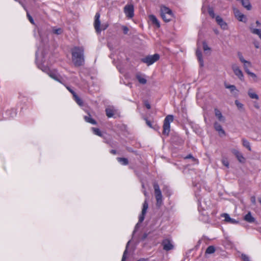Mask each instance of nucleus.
<instances>
[{
  "label": "nucleus",
  "instance_id": "79ce46f5",
  "mask_svg": "<svg viewBox=\"0 0 261 261\" xmlns=\"http://www.w3.org/2000/svg\"><path fill=\"white\" fill-rule=\"evenodd\" d=\"M27 17L30 22L32 24H34V21L32 17L30 15V14L28 12H27Z\"/></svg>",
  "mask_w": 261,
  "mask_h": 261
},
{
  "label": "nucleus",
  "instance_id": "2f4dec72",
  "mask_svg": "<svg viewBox=\"0 0 261 261\" xmlns=\"http://www.w3.org/2000/svg\"><path fill=\"white\" fill-rule=\"evenodd\" d=\"M92 130L95 135H97L100 137L102 136V133L99 128L92 127Z\"/></svg>",
  "mask_w": 261,
  "mask_h": 261
},
{
  "label": "nucleus",
  "instance_id": "a19ab883",
  "mask_svg": "<svg viewBox=\"0 0 261 261\" xmlns=\"http://www.w3.org/2000/svg\"><path fill=\"white\" fill-rule=\"evenodd\" d=\"M208 13H209V15L212 18H214L215 17V13H214V11H213V10L212 9H208Z\"/></svg>",
  "mask_w": 261,
  "mask_h": 261
},
{
  "label": "nucleus",
  "instance_id": "f03ea898",
  "mask_svg": "<svg viewBox=\"0 0 261 261\" xmlns=\"http://www.w3.org/2000/svg\"><path fill=\"white\" fill-rule=\"evenodd\" d=\"M174 117L172 115H167L164 120L163 134L168 136L170 131V123L173 122Z\"/></svg>",
  "mask_w": 261,
  "mask_h": 261
},
{
  "label": "nucleus",
  "instance_id": "37998d69",
  "mask_svg": "<svg viewBox=\"0 0 261 261\" xmlns=\"http://www.w3.org/2000/svg\"><path fill=\"white\" fill-rule=\"evenodd\" d=\"M122 29L123 30V33L124 34H127L129 31L128 28L127 27L123 25L122 27Z\"/></svg>",
  "mask_w": 261,
  "mask_h": 261
},
{
  "label": "nucleus",
  "instance_id": "603ef678",
  "mask_svg": "<svg viewBox=\"0 0 261 261\" xmlns=\"http://www.w3.org/2000/svg\"><path fill=\"white\" fill-rule=\"evenodd\" d=\"M140 223H138L136 225V226H135V230L134 231V232H135V231H137V229L140 227Z\"/></svg>",
  "mask_w": 261,
  "mask_h": 261
},
{
  "label": "nucleus",
  "instance_id": "4be33fe9",
  "mask_svg": "<svg viewBox=\"0 0 261 261\" xmlns=\"http://www.w3.org/2000/svg\"><path fill=\"white\" fill-rule=\"evenodd\" d=\"M244 219L245 221L249 223L254 222L255 220V218L251 216V213H247V214L245 216Z\"/></svg>",
  "mask_w": 261,
  "mask_h": 261
},
{
  "label": "nucleus",
  "instance_id": "c9c22d12",
  "mask_svg": "<svg viewBox=\"0 0 261 261\" xmlns=\"http://www.w3.org/2000/svg\"><path fill=\"white\" fill-rule=\"evenodd\" d=\"M203 49L204 51H206L207 50L210 51L211 50L210 47L208 46L207 43L205 41L203 42Z\"/></svg>",
  "mask_w": 261,
  "mask_h": 261
},
{
  "label": "nucleus",
  "instance_id": "bf43d9fd",
  "mask_svg": "<svg viewBox=\"0 0 261 261\" xmlns=\"http://www.w3.org/2000/svg\"><path fill=\"white\" fill-rule=\"evenodd\" d=\"M214 31H215V33L217 34H218V33H219L217 30H215Z\"/></svg>",
  "mask_w": 261,
  "mask_h": 261
},
{
  "label": "nucleus",
  "instance_id": "13d9d810",
  "mask_svg": "<svg viewBox=\"0 0 261 261\" xmlns=\"http://www.w3.org/2000/svg\"><path fill=\"white\" fill-rule=\"evenodd\" d=\"M137 261H147V259L141 258V259H139Z\"/></svg>",
  "mask_w": 261,
  "mask_h": 261
},
{
  "label": "nucleus",
  "instance_id": "a18cd8bd",
  "mask_svg": "<svg viewBox=\"0 0 261 261\" xmlns=\"http://www.w3.org/2000/svg\"><path fill=\"white\" fill-rule=\"evenodd\" d=\"M242 258L243 261H250L249 257L245 254H242Z\"/></svg>",
  "mask_w": 261,
  "mask_h": 261
},
{
  "label": "nucleus",
  "instance_id": "c85d7f7f",
  "mask_svg": "<svg viewBox=\"0 0 261 261\" xmlns=\"http://www.w3.org/2000/svg\"><path fill=\"white\" fill-rule=\"evenodd\" d=\"M215 251V248L213 246H208L205 251V253L212 254L214 253Z\"/></svg>",
  "mask_w": 261,
  "mask_h": 261
},
{
  "label": "nucleus",
  "instance_id": "09e8293b",
  "mask_svg": "<svg viewBox=\"0 0 261 261\" xmlns=\"http://www.w3.org/2000/svg\"><path fill=\"white\" fill-rule=\"evenodd\" d=\"M238 56H239V58L240 60L242 63H243L244 62H245V61H246V60L244 59V58H243V56L242 55V54H240V53L238 54Z\"/></svg>",
  "mask_w": 261,
  "mask_h": 261
},
{
  "label": "nucleus",
  "instance_id": "5fc2aeb1",
  "mask_svg": "<svg viewBox=\"0 0 261 261\" xmlns=\"http://www.w3.org/2000/svg\"><path fill=\"white\" fill-rule=\"evenodd\" d=\"M110 152H111L112 154H116V152H116V150H113H113H111L110 151Z\"/></svg>",
  "mask_w": 261,
  "mask_h": 261
},
{
  "label": "nucleus",
  "instance_id": "a878e982",
  "mask_svg": "<svg viewBox=\"0 0 261 261\" xmlns=\"http://www.w3.org/2000/svg\"><path fill=\"white\" fill-rule=\"evenodd\" d=\"M117 160L122 165H126L128 164V161L126 158H117Z\"/></svg>",
  "mask_w": 261,
  "mask_h": 261
},
{
  "label": "nucleus",
  "instance_id": "3c124183",
  "mask_svg": "<svg viewBox=\"0 0 261 261\" xmlns=\"http://www.w3.org/2000/svg\"><path fill=\"white\" fill-rule=\"evenodd\" d=\"M250 200L251 202L253 204L255 203V197L254 196H252L250 198Z\"/></svg>",
  "mask_w": 261,
  "mask_h": 261
},
{
  "label": "nucleus",
  "instance_id": "393cba45",
  "mask_svg": "<svg viewBox=\"0 0 261 261\" xmlns=\"http://www.w3.org/2000/svg\"><path fill=\"white\" fill-rule=\"evenodd\" d=\"M84 119L86 122L91 123L92 124L95 125L97 124L96 121L94 119H92L90 115H89V116H85Z\"/></svg>",
  "mask_w": 261,
  "mask_h": 261
},
{
  "label": "nucleus",
  "instance_id": "f257e3e1",
  "mask_svg": "<svg viewBox=\"0 0 261 261\" xmlns=\"http://www.w3.org/2000/svg\"><path fill=\"white\" fill-rule=\"evenodd\" d=\"M84 49L82 47H74L71 50L72 61L75 66L84 65L85 60L84 56Z\"/></svg>",
  "mask_w": 261,
  "mask_h": 261
},
{
  "label": "nucleus",
  "instance_id": "ddd939ff",
  "mask_svg": "<svg viewBox=\"0 0 261 261\" xmlns=\"http://www.w3.org/2000/svg\"><path fill=\"white\" fill-rule=\"evenodd\" d=\"M136 77L140 84L143 85L146 84L147 80L145 78V75L142 74L140 73H138L136 75Z\"/></svg>",
  "mask_w": 261,
  "mask_h": 261
},
{
  "label": "nucleus",
  "instance_id": "cd10ccee",
  "mask_svg": "<svg viewBox=\"0 0 261 261\" xmlns=\"http://www.w3.org/2000/svg\"><path fill=\"white\" fill-rule=\"evenodd\" d=\"M172 14H166V15H163V16L162 17L163 19L165 21V22H169L170 21L172 18Z\"/></svg>",
  "mask_w": 261,
  "mask_h": 261
},
{
  "label": "nucleus",
  "instance_id": "8fccbe9b",
  "mask_svg": "<svg viewBox=\"0 0 261 261\" xmlns=\"http://www.w3.org/2000/svg\"><path fill=\"white\" fill-rule=\"evenodd\" d=\"M186 159H192V160L195 162H197L196 159H195L191 154H189L186 157Z\"/></svg>",
  "mask_w": 261,
  "mask_h": 261
},
{
  "label": "nucleus",
  "instance_id": "9b49d317",
  "mask_svg": "<svg viewBox=\"0 0 261 261\" xmlns=\"http://www.w3.org/2000/svg\"><path fill=\"white\" fill-rule=\"evenodd\" d=\"M215 129L218 132L220 136H225V131L222 128V126L217 122H215L214 124Z\"/></svg>",
  "mask_w": 261,
  "mask_h": 261
},
{
  "label": "nucleus",
  "instance_id": "423d86ee",
  "mask_svg": "<svg viewBox=\"0 0 261 261\" xmlns=\"http://www.w3.org/2000/svg\"><path fill=\"white\" fill-rule=\"evenodd\" d=\"M124 12L128 18H132L134 16V7L132 4L126 5L124 7Z\"/></svg>",
  "mask_w": 261,
  "mask_h": 261
},
{
  "label": "nucleus",
  "instance_id": "e433bc0d",
  "mask_svg": "<svg viewBox=\"0 0 261 261\" xmlns=\"http://www.w3.org/2000/svg\"><path fill=\"white\" fill-rule=\"evenodd\" d=\"M248 75H249L250 76H251L252 77H253L254 80H256V75L255 73L251 72L249 71V70H247V72H246ZM255 81H256V80H255Z\"/></svg>",
  "mask_w": 261,
  "mask_h": 261
},
{
  "label": "nucleus",
  "instance_id": "7c9ffc66",
  "mask_svg": "<svg viewBox=\"0 0 261 261\" xmlns=\"http://www.w3.org/2000/svg\"><path fill=\"white\" fill-rule=\"evenodd\" d=\"M243 63L244 64V70L246 72H247V70H249L248 67H250L251 66V64L250 62L246 61V60L245 61V62H244Z\"/></svg>",
  "mask_w": 261,
  "mask_h": 261
},
{
  "label": "nucleus",
  "instance_id": "6ab92c4d",
  "mask_svg": "<svg viewBox=\"0 0 261 261\" xmlns=\"http://www.w3.org/2000/svg\"><path fill=\"white\" fill-rule=\"evenodd\" d=\"M149 17L150 20L153 24H155L158 28L160 27V22L154 15H150Z\"/></svg>",
  "mask_w": 261,
  "mask_h": 261
},
{
  "label": "nucleus",
  "instance_id": "bb28decb",
  "mask_svg": "<svg viewBox=\"0 0 261 261\" xmlns=\"http://www.w3.org/2000/svg\"><path fill=\"white\" fill-rule=\"evenodd\" d=\"M243 145L247 148L249 151L251 150V146L250 145V143L245 139L243 138L242 140Z\"/></svg>",
  "mask_w": 261,
  "mask_h": 261
},
{
  "label": "nucleus",
  "instance_id": "f704fd0d",
  "mask_svg": "<svg viewBox=\"0 0 261 261\" xmlns=\"http://www.w3.org/2000/svg\"><path fill=\"white\" fill-rule=\"evenodd\" d=\"M53 31V33L57 35H60L63 32L61 28L54 29Z\"/></svg>",
  "mask_w": 261,
  "mask_h": 261
},
{
  "label": "nucleus",
  "instance_id": "58836bf2",
  "mask_svg": "<svg viewBox=\"0 0 261 261\" xmlns=\"http://www.w3.org/2000/svg\"><path fill=\"white\" fill-rule=\"evenodd\" d=\"M222 164H223V165H224L225 166H226L227 167H228L229 162L226 159H223L222 160Z\"/></svg>",
  "mask_w": 261,
  "mask_h": 261
},
{
  "label": "nucleus",
  "instance_id": "864d4df0",
  "mask_svg": "<svg viewBox=\"0 0 261 261\" xmlns=\"http://www.w3.org/2000/svg\"><path fill=\"white\" fill-rule=\"evenodd\" d=\"M145 106L147 109H150L151 108L150 105L148 103H145Z\"/></svg>",
  "mask_w": 261,
  "mask_h": 261
},
{
  "label": "nucleus",
  "instance_id": "aec40b11",
  "mask_svg": "<svg viewBox=\"0 0 261 261\" xmlns=\"http://www.w3.org/2000/svg\"><path fill=\"white\" fill-rule=\"evenodd\" d=\"M196 53V56L197 57L198 60L199 62H200V66L202 67L203 66V59H202V56L201 51L199 49H197Z\"/></svg>",
  "mask_w": 261,
  "mask_h": 261
},
{
  "label": "nucleus",
  "instance_id": "f3484780",
  "mask_svg": "<svg viewBox=\"0 0 261 261\" xmlns=\"http://www.w3.org/2000/svg\"><path fill=\"white\" fill-rule=\"evenodd\" d=\"M215 116L217 117V118L218 119V120L219 121H222V122L224 121L225 118L223 117V116L222 115L220 111H219L218 109H215Z\"/></svg>",
  "mask_w": 261,
  "mask_h": 261
},
{
  "label": "nucleus",
  "instance_id": "c03bdc74",
  "mask_svg": "<svg viewBox=\"0 0 261 261\" xmlns=\"http://www.w3.org/2000/svg\"><path fill=\"white\" fill-rule=\"evenodd\" d=\"M127 248H126L125 250L124 251V252L123 253V255L121 261H125V259L126 258V254H127Z\"/></svg>",
  "mask_w": 261,
  "mask_h": 261
},
{
  "label": "nucleus",
  "instance_id": "a211bd4d",
  "mask_svg": "<svg viewBox=\"0 0 261 261\" xmlns=\"http://www.w3.org/2000/svg\"><path fill=\"white\" fill-rule=\"evenodd\" d=\"M249 30L250 32L253 34L257 35L259 39L261 40V30L258 29H254L252 26H250L249 27Z\"/></svg>",
  "mask_w": 261,
  "mask_h": 261
},
{
  "label": "nucleus",
  "instance_id": "ea45409f",
  "mask_svg": "<svg viewBox=\"0 0 261 261\" xmlns=\"http://www.w3.org/2000/svg\"><path fill=\"white\" fill-rule=\"evenodd\" d=\"M145 213H142V214L139 217V223H141L144 219V215Z\"/></svg>",
  "mask_w": 261,
  "mask_h": 261
},
{
  "label": "nucleus",
  "instance_id": "4468645a",
  "mask_svg": "<svg viewBox=\"0 0 261 261\" xmlns=\"http://www.w3.org/2000/svg\"><path fill=\"white\" fill-rule=\"evenodd\" d=\"M232 152L236 156L240 162L243 163L245 162V159L240 152L237 150H233Z\"/></svg>",
  "mask_w": 261,
  "mask_h": 261
},
{
  "label": "nucleus",
  "instance_id": "39448f33",
  "mask_svg": "<svg viewBox=\"0 0 261 261\" xmlns=\"http://www.w3.org/2000/svg\"><path fill=\"white\" fill-rule=\"evenodd\" d=\"M153 188L154 189V194L156 200L157 205H160L162 202V195L159 186L157 184H154Z\"/></svg>",
  "mask_w": 261,
  "mask_h": 261
},
{
  "label": "nucleus",
  "instance_id": "6e6d98bb",
  "mask_svg": "<svg viewBox=\"0 0 261 261\" xmlns=\"http://www.w3.org/2000/svg\"><path fill=\"white\" fill-rule=\"evenodd\" d=\"M256 24L257 26H258V27H260L261 25L260 22L258 20L256 21Z\"/></svg>",
  "mask_w": 261,
  "mask_h": 261
},
{
  "label": "nucleus",
  "instance_id": "2eb2a0df",
  "mask_svg": "<svg viewBox=\"0 0 261 261\" xmlns=\"http://www.w3.org/2000/svg\"><path fill=\"white\" fill-rule=\"evenodd\" d=\"M168 14H172V11L167 7L162 6L161 7V16L162 17L163 16V15H165Z\"/></svg>",
  "mask_w": 261,
  "mask_h": 261
},
{
  "label": "nucleus",
  "instance_id": "c756f323",
  "mask_svg": "<svg viewBox=\"0 0 261 261\" xmlns=\"http://www.w3.org/2000/svg\"><path fill=\"white\" fill-rule=\"evenodd\" d=\"M73 96L74 99L75 100V101L76 102V103L79 105H80L81 106L83 105V102L82 100L76 95V94Z\"/></svg>",
  "mask_w": 261,
  "mask_h": 261
},
{
  "label": "nucleus",
  "instance_id": "20e7f679",
  "mask_svg": "<svg viewBox=\"0 0 261 261\" xmlns=\"http://www.w3.org/2000/svg\"><path fill=\"white\" fill-rule=\"evenodd\" d=\"M159 59L160 55L158 54H155L153 55L147 56L141 59V61L146 64L148 66H149L158 61Z\"/></svg>",
  "mask_w": 261,
  "mask_h": 261
},
{
  "label": "nucleus",
  "instance_id": "412c9836",
  "mask_svg": "<svg viewBox=\"0 0 261 261\" xmlns=\"http://www.w3.org/2000/svg\"><path fill=\"white\" fill-rule=\"evenodd\" d=\"M248 94L249 96L252 99H258V96L253 91L252 89H250L248 90Z\"/></svg>",
  "mask_w": 261,
  "mask_h": 261
},
{
  "label": "nucleus",
  "instance_id": "9d476101",
  "mask_svg": "<svg viewBox=\"0 0 261 261\" xmlns=\"http://www.w3.org/2000/svg\"><path fill=\"white\" fill-rule=\"evenodd\" d=\"M162 245L163 247L164 250L169 251L173 248V245L172 244L171 241L168 239H165L163 241Z\"/></svg>",
  "mask_w": 261,
  "mask_h": 261
},
{
  "label": "nucleus",
  "instance_id": "de8ad7c7",
  "mask_svg": "<svg viewBox=\"0 0 261 261\" xmlns=\"http://www.w3.org/2000/svg\"><path fill=\"white\" fill-rule=\"evenodd\" d=\"M67 90L72 94L73 96L76 94V93L72 90L69 87L66 86Z\"/></svg>",
  "mask_w": 261,
  "mask_h": 261
},
{
  "label": "nucleus",
  "instance_id": "5701e85b",
  "mask_svg": "<svg viewBox=\"0 0 261 261\" xmlns=\"http://www.w3.org/2000/svg\"><path fill=\"white\" fill-rule=\"evenodd\" d=\"M106 113L108 117H112L115 114V110L112 108H108L106 109Z\"/></svg>",
  "mask_w": 261,
  "mask_h": 261
},
{
  "label": "nucleus",
  "instance_id": "6e6552de",
  "mask_svg": "<svg viewBox=\"0 0 261 261\" xmlns=\"http://www.w3.org/2000/svg\"><path fill=\"white\" fill-rule=\"evenodd\" d=\"M233 13L235 17L238 19L239 21L244 22L246 21V16L243 14L238 9L236 8L233 9Z\"/></svg>",
  "mask_w": 261,
  "mask_h": 261
},
{
  "label": "nucleus",
  "instance_id": "1a4fd4ad",
  "mask_svg": "<svg viewBox=\"0 0 261 261\" xmlns=\"http://www.w3.org/2000/svg\"><path fill=\"white\" fill-rule=\"evenodd\" d=\"M232 70L236 74L241 81L244 80V75L242 71L237 65H232Z\"/></svg>",
  "mask_w": 261,
  "mask_h": 261
},
{
  "label": "nucleus",
  "instance_id": "72a5a7b5",
  "mask_svg": "<svg viewBox=\"0 0 261 261\" xmlns=\"http://www.w3.org/2000/svg\"><path fill=\"white\" fill-rule=\"evenodd\" d=\"M222 217H223L225 218V220L226 221V222H229L231 220V218H230L228 214H227V213H223V214L221 215V216Z\"/></svg>",
  "mask_w": 261,
  "mask_h": 261
},
{
  "label": "nucleus",
  "instance_id": "b1692460",
  "mask_svg": "<svg viewBox=\"0 0 261 261\" xmlns=\"http://www.w3.org/2000/svg\"><path fill=\"white\" fill-rule=\"evenodd\" d=\"M241 3L242 5L248 10H251V5L249 0H242Z\"/></svg>",
  "mask_w": 261,
  "mask_h": 261
},
{
  "label": "nucleus",
  "instance_id": "dca6fc26",
  "mask_svg": "<svg viewBox=\"0 0 261 261\" xmlns=\"http://www.w3.org/2000/svg\"><path fill=\"white\" fill-rule=\"evenodd\" d=\"M224 86L226 88L229 89L232 93L235 95L238 94V91L237 90L236 87L234 85H230L225 83Z\"/></svg>",
  "mask_w": 261,
  "mask_h": 261
},
{
  "label": "nucleus",
  "instance_id": "49530a36",
  "mask_svg": "<svg viewBox=\"0 0 261 261\" xmlns=\"http://www.w3.org/2000/svg\"><path fill=\"white\" fill-rule=\"evenodd\" d=\"M146 124L150 128H153L152 122L147 119H145Z\"/></svg>",
  "mask_w": 261,
  "mask_h": 261
},
{
  "label": "nucleus",
  "instance_id": "052dcab7",
  "mask_svg": "<svg viewBox=\"0 0 261 261\" xmlns=\"http://www.w3.org/2000/svg\"><path fill=\"white\" fill-rule=\"evenodd\" d=\"M144 194L145 196L147 195V193H146V191H144Z\"/></svg>",
  "mask_w": 261,
  "mask_h": 261
},
{
  "label": "nucleus",
  "instance_id": "7ed1b4c3",
  "mask_svg": "<svg viewBox=\"0 0 261 261\" xmlns=\"http://www.w3.org/2000/svg\"><path fill=\"white\" fill-rule=\"evenodd\" d=\"M94 27L97 33H100L102 30H106L108 27V24H102L100 28V14L97 12L95 15Z\"/></svg>",
  "mask_w": 261,
  "mask_h": 261
},
{
  "label": "nucleus",
  "instance_id": "4c0bfd02",
  "mask_svg": "<svg viewBox=\"0 0 261 261\" xmlns=\"http://www.w3.org/2000/svg\"><path fill=\"white\" fill-rule=\"evenodd\" d=\"M148 208V203L147 201L145 200L143 203V208L141 212H146V210Z\"/></svg>",
  "mask_w": 261,
  "mask_h": 261
},
{
  "label": "nucleus",
  "instance_id": "0eeeda50",
  "mask_svg": "<svg viewBox=\"0 0 261 261\" xmlns=\"http://www.w3.org/2000/svg\"><path fill=\"white\" fill-rule=\"evenodd\" d=\"M48 74L52 79L60 82V83L63 84V79L56 71H49Z\"/></svg>",
  "mask_w": 261,
  "mask_h": 261
},
{
  "label": "nucleus",
  "instance_id": "f8f14e48",
  "mask_svg": "<svg viewBox=\"0 0 261 261\" xmlns=\"http://www.w3.org/2000/svg\"><path fill=\"white\" fill-rule=\"evenodd\" d=\"M216 21L222 29L226 30L227 29V23L223 20V19L220 16H217L216 17Z\"/></svg>",
  "mask_w": 261,
  "mask_h": 261
},
{
  "label": "nucleus",
  "instance_id": "473e14b6",
  "mask_svg": "<svg viewBox=\"0 0 261 261\" xmlns=\"http://www.w3.org/2000/svg\"><path fill=\"white\" fill-rule=\"evenodd\" d=\"M234 102H235V104L237 106V108L239 110H242V111L244 110V105L242 103L240 102L239 100H235Z\"/></svg>",
  "mask_w": 261,
  "mask_h": 261
},
{
  "label": "nucleus",
  "instance_id": "4d7b16f0",
  "mask_svg": "<svg viewBox=\"0 0 261 261\" xmlns=\"http://www.w3.org/2000/svg\"><path fill=\"white\" fill-rule=\"evenodd\" d=\"M229 222L231 223H237V221H236L235 220H234L233 219H231V220Z\"/></svg>",
  "mask_w": 261,
  "mask_h": 261
}]
</instances>
